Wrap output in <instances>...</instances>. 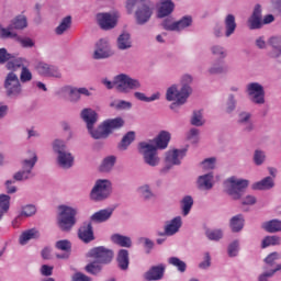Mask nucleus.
Returning a JSON list of instances; mask_svg holds the SVG:
<instances>
[{"label": "nucleus", "instance_id": "obj_1", "mask_svg": "<svg viewBox=\"0 0 281 281\" xmlns=\"http://www.w3.org/2000/svg\"><path fill=\"white\" fill-rule=\"evenodd\" d=\"M171 138L172 134L170 132L160 131L155 138L138 143L137 150L143 157L144 164L150 168H157L161 164L159 150H166Z\"/></svg>", "mask_w": 281, "mask_h": 281}, {"label": "nucleus", "instance_id": "obj_2", "mask_svg": "<svg viewBox=\"0 0 281 281\" xmlns=\"http://www.w3.org/2000/svg\"><path fill=\"white\" fill-rule=\"evenodd\" d=\"M125 10L127 14L134 13L137 25H146L153 16V7L148 0H126Z\"/></svg>", "mask_w": 281, "mask_h": 281}, {"label": "nucleus", "instance_id": "obj_3", "mask_svg": "<svg viewBox=\"0 0 281 281\" xmlns=\"http://www.w3.org/2000/svg\"><path fill=\"white\" fill-rule=\"evenodd\" d=\"M102 85H104L106 89H116L120 93H130V91H137L142 89V81L126 74L115 76L113 81L106 78L102 79Z\"/></svg>", "mask_w": 281, "mask_h": 281}, {"label": "nucleus", "instance_id": "obj_4", "mask_svg": "<svg viewBox=\"0 0 281 281\" xmlns=\"http://www.w3.org/2000/svg\"><path fill=\"white\" fill-rule=\"evenodd\" d=\"M52 149L55 156V164L61 170H69L74 168L76 157L67 149V142L60 138H56L52 142Z\"/></svg>", "mask_w": 281, "mask_h": 281}, {"label": "nucleus", "instance_id": "obj_5", "mask_svg": "<svg viewBox=\"0 0 281 281\" xmlns=\"http://www.w3.org/2000/svg\"><path fill=\"white\" fill-rule=\"evenodd\" d=\"M78 206L63 204L58 207L57 225L61 232H71L78 220Z\"/></svg>", "mask_w": 281, "mask_h": 281}, {"label": "nucleus", "instance_id": "obj_6", "mask_svg": "<svg viewBox=\"0 0 281 281\" xmlns=\"http://www.w3.org/2000/svg\"><path fill=\"white\" fill-rule=\"evenodd\" d=\"M165 98L167 102H171V104L169 105L170 110L177 113L180 106L187 104L190 94L187 88H179V85L173 83L167 88Z\"/></svg>", "mask_w": 281, "mask_h": 281}, {"label": "nucleus", "instance_id": "obj_7", "mask_svg": "<svg viewBox=\"0 0 281 281\" xmlns=\"http://www.w3.org/2000/svg\"><path fill=\"white\" fill-rule=\"evenodd\" d=\"M249 188V180L232 176L224 181V192L234 201L243 198V192Z\"/></svg>", "mask_w": 281, "mask_h": 281}, {"label": "nucleus", "instance_id": "obj_8", "mask_svg": "<svg viewBox=\"0 0 281 281\" xmlns=\"http://www.w3.org/2000/svg\"><path fill=\"white\" fill-rule=\"evenodd\" d=\"M38 161V155L34 150H27L25 157L21 161V170L18 171L13 179L15 181H27L34 177V166Z\"/></svg>", "mask_w": 281, "mask_h": 281}, {"label": "nucleus", "instance_id": "obj_9", "mask_svg": "<svg viewBox=\"0 0 281 281\" xmlns=\"http://www.w3.org/2000/svg\"><path fill=\"white\" fill-rule=\"evenodd\" d=\"M113 192V183L109 179H98L95 180L91 191H90V201L94 203H100L106 201Z\"/></svg>", "mask_w": 281, "mask_h": 281}, {"label": "nucleus", "instance_id": "obj_10", "mask_svg": "<svg viewBox=\"0 0 281 281\" xmlns=\"http://www.w3.org/2000/svg\"><path fill=\"white\" fill-rule=\"evenodd\" d=\"M3 87L5 95L11 100H19L23 95V85L15 72L10 71L7 74Z\"/></svg>", "mask_w": 281, "mask_h": 281}, {"label": "nucleus", "instance_id": "obj_11", "mask_svg": "<svg viewBox=\"0 0 281 281\" xmlns=\"http://www.w3.org/2000/svg\"><path fill=\"white\" fill-rule=\"evenodd\" d=\"M186 155H188V149L186 148L168 150L165 155L166 165L160 169V172L166 175L173 166H181L183 159H186Z\"/></svg>", "mask_w": 281, "mask_h": 281}, {"label": "nucleus", "instance_id": "obj_12", "mask_svg": "<svg viewBox=\"0 0 281 281\" xmlns=\"http://www.w3.org/2000/svg\"><path fill=\"white\" fill-rule=\"evenodd\" d=\"M246 93L252 102V104H258L259 106L265 104V86H262L260 82H249L246 85Z\"/></svg>", "mask_w": 281, "mask_h": 281}, {"label": "nucleus", "instance_id": "obj_13", "mask_svg": "<svg viewBox=\"0 0 281 281\" xmlns=\"http://www.w3.org/2000/svg\"><path fill=\"white\" fill-rule=\"evenodd\" d=\"M117 21H120V12L117 10L97 14V22L101 30H113L117 25Z\"/></svg>", "mask_w": 281, "mask_h": 281}, {"label": "nucleus", "instance_id": "obj_14", "mask_svg": "<svg viewBox=\"0 0 281 281\" xmlns=\"http://www.w3.org/2000/svg\"><path fill=\"white\" fill-rule=\"evenodd\" d=\"M34 69L36 74L43 78H63V74L60 72V69H58V66H54L44 60L36 61Z\"/></svg>", "mask_w": 281, "mask_h": 281}, {"label": "nucleus", "instance_id": "obj_15", "mask_svg": "<svg viewBox=\"0 0 281 281\" xmlns=\"http://www.w3.org/2000/svg\"><path fill=\"white\" fill-rule=\"evenodd\" d=\"M87 256L100 265H109L113 260V250L104 246H99L90 249Z\"/></svg>", "mask_w": 281, "mask_h": 281}, {"label": "nucleus", "instance_id": "obj_16", "mask_svg": "<svg viewBox=\"0 0 281 281\" xmlns=\"http://www.w3.org/2000/svg\"><path fill=\"white\" fill-rule=\"evenodd\" d=\"M113 54H114L113 48H111V44L109 43V40L101 38L94 44L92 58L94 60H104V58H111Z\"/></svg>", "mask_w": 281, "mask_h": 281}, {"label": "nucleus", "instance_id": "obj_17", "mask_svg": "<svg viewBox=\"0 0 281 281\" xmlns=\"http://www.w3.org/2000/svg\"><path fill=\"white\" fill-rule=\"evenodd\" d=\"M181 227H183V217H181V215H178L166 222L164 226V232L158 233V236H175L179 234Z\"/></svg>", "mask_w": 281, "mask_h": 281}, {"label": "nucleus", "instance_id": "obj_18", "mask_svg": "<svg viewBox=\"0 0 281 281\" xmlns=\"http://www.w3.org/2000/svg\"><path fill=\"white\" fill-rule=\"evenodd\" d=\"M195 186L198 190L210 191L214 188V172L209 171L206 173L200 175L195 180Z\"/></svg>", "mask_w": 281, "mask_h": 281}, {"label": "nucleus", "instance_id": "obj_19", "mask_svg": "<svg viewBox=\"0 0 281 281\" xmlns=\"http://www.w3.org/2000/svg\"><path fill=\"white\" fill-rule=\"evenodd\" d=\"M156 8L158 19H165L175 12V2L172 0H159Z\"/></svg>", "mask_w": 281, "mask_h": 281}, {"label": "nucleus", "instance_id": "obj_20", "mask_svg": "<svg viewBox=\"0 0 281 281\" xmlns=\"http://www.w3.org/2000/svg\"><path fill=\"white\" fill-rule=\"evenodd\" d=\"M247 26L250 30H260L262 27V7L257 4L251 16L248 19Z\"/></svg>", "mask_w": 281, "mask_h": 281}, {"label": "nucleus", "instance_id": "obj_21", "mask_svg": "<svg viewBox=\"0 0 281 281\" xmlns=\"http://www.w3.org/2000/svg\"><path fill=\"white\" fill-rule=\"evenodd\" d=\"M41 238V231L38 228L33 227L23 231L19 236V244L24 247V245H27L30 240H38Z\"/></svg>", "mask_w": 281, "mask_h": 281}, {"label": "nucleus", "instance_id": "obj_22", "mask_svg": "<svg viewBox=\"0 0 281 281\" xmlns=\"http://www.w3.org/2000/svg\"><path fill=\"white\" fill-rule=\"evenodd\" d=\"M102 127L105 128V133L111 135L114 131H120L124 126V119L115 117V119H108L103 121Z\"/></svg>", "mask_w": 281, "mask_h": 281}, {"label": "nucleus", "instance_id": "obj_23", "mask_svg": "<svg viewBox=\"0 0 281 281\" xmlns=\"http://www.w3.org/2000/svg\"><path fill=\"white\" fill-rule=\"evenodd\" d=\"M116 47L121 52H126L133 48V37L128 32H122L116 38Z\"/></svg>", "mask_w": 281, "mask_h": 281}, {"label": "nucleus", "instance_id": "obj_24", "mask_svg": "<svg viewBox=\"0 0 281 281\" xmlns=\"http://www.w3.org/2000/svg\"><path fill=\"white\" fill-rule=\"evenodd\" d=\"M268 45L271 50L268 53L269 58H280L281 56V35H274L268 38Z\"/></svg>", "mask_w": 281, "mask_h": 281}, {"label": "nucleus", "instance_id": "obj_25", "mask_svg": "<svg viewBox=\"0 0 281 281\" xmlns=\"http://www.w3.org/2000/svg\"><path fill=\"white\" fill-rule=\"evenodd\" d=\"M165 272H166V266L164 265L154 266L144 274V279L147 281L161 280L164 278Z\"/></svg>", "mask_w": 281, "mask_h": 281}, {"label": "nucleus", "instance_id": "obj_26", "mask_svg": "<svg viewBox=\"0 0 281 281\" xmlns=\"http://www.w3.org/2000/svg\"><path fill=\"white\" fill-rule=\"evenodd\" d=\"M237 122H238V124H240V126H244V131L246 133H251V131H254V128H256V126L254 125V122H251V113L250 112H247V111L239 112Z\"/></svg>", "mask_w": 281, "mask_h": 281}, {"label": "nucleus", "instance_id": "obj_27", "mask_svg": "<svg viewBox=\"0 0 281 281\" xmlns=\"http://www.w3.org/2000/svg\"><path fill=\"white\" fill-rule=\"evenodd\" d=\"M25 65H30V59L25 57H14V55H12V58L7 61L5 67L9 71L14 74V71L22 69Z\"/></svg>", "mask_w": 281, "mask_h": 281}, {"label": "nucleus", "instance_id": "obj_28", "mask_svg": "<svg viewBox=\"0 0 281 281\" xmlns=\"http://www.w3.org/2000/svg\"><path fill=\"white\" fill-rule=\"evenodd\" d=\"M81 120L86 123L87 128H91V126H95L98 122V112H95L91 108H86L80 113Z\"/></svg>", "mask_w": 281, "mask_h": 281}, {"label": "nucleus", "instance_id": "obj_29", "mask_svg": "<svg viewBox=\"0 0 281 281\" xmlns=\"http://www.w3.org/2000/svg\"><path fill=\"white\" fill-rule=\"evenodd\" d=\"M57 95H69L70 102H78L80 100V90L76 87L65 86L57 91Z\"/></svg>", "mask_w": 281, "mask_h": 281}, {"label": "nucleus", "instance_id": "obj_30", "mask_svg": "<svg viewBox=\"0 0 281 281\" xmlns=\"http://www.w3.org/2000/svg\"><path fill=\"white\" fill-rule=\"evenodd\" d=\"M78 236L83 243H91V240H95V237L93 236V226L91 223L83 224L79 228Z\"/></svg>", "mask_w": 281, "mask_h": 281}, {"label": "nucleus", "instance_id": "obj_31", "mask_svg": "<svg viewBox=\"0 0 281 281\" xmlns=\"http://www.w3.org/2000/svg\"><path fill=\"white\" fill-rule=\"evenodd\" d=\"M113 216V209L108 207L100 210L90 216L91 223H106Z\"/></svg>", "mask_w": 281, "mask_h": 281}, {"label": "nucleus", "instance_id": "obj_32", "mask_svg": "<svg viewBox=\"0 0 281 281\" xmlns=\"http://www.w3.org/2000/svg\"><path fill=\"white\" fill-rule=\"evenodd\" d=\"M225 36L229 38L235 32L238 25L236 24V15L229 13L224 18Z\"/></svg>", "mask_w": 281, "mask_h": 281}, {"label": "nucleus", "instance_id": "obj_33", "mask_svg": "<svg viewBox=\"0 0 281 281\" xmlns=\"http://www.w3.org/2000/svg\"><path fill=\"white\" fill-rule=\"evenodd\" d=\"M245 227V216L237 214L229 220V228L234 234L243 232Z\"/></svg>", "mask_w": 281, "mask_h": 281}, {"label": "nucleus", "instance_id": "obj_34", "mask_svg": "<svg viewBox=\"0 0 281 281\" xmlns=\"http://www.w3.org/2000/svg\"><path fill=\"white\" fill-rule=\"evenodd\" d=\"M207 74L210 76H223V74H227V65L223 63V59H220L207 68Z\"/></svg>", "mask_w": 281, "mask_h": 281}, {"label": "nucleus", "instance_id": "obj_35", "mask_svg": "<svg viewBox=\"0 0 281 281\" xmlns=\"http://www.w3.org/2000/svg\"><path fill=\"white\" fill-rule=\"evenodd\" d=\"M261 228L265 232H268V234H278V232H281V221L270 220V221L263 222L261 224Z\"/></svg>", "mask_w": 281, "mask_h": 281}, {"label": "nucleus", "instance_id": "obj_36", "mask_svg": "<svg viewBox=\"0 0 281 281\" xmlns=\"http://www.w3.org/2000/svg\"><path fill=\"white\" fill-rule=\"evenodd\" d=\"M194 205V199L191 195H184L180 201V210L182 216H188L192 212Z\"/></svg>", "mask_w": 281, "mask_h": 281}, {"label": "nucleus", "instance_id": "obj_37", "mask_svg": "<svg viewBox=\"0 0 281 281\" xmlns=\"http://www.w3.org/2000/svg\"><path fill=\"white\" fill-rule=\"evenodd\" d=\"M69 30H71V15L61 19L59 25L55 29V34H57V36H63V34H66Z\"/></svg>", "mask_w": 281, "mask_h": 281}, {"label": "nucleus", "instance_id": "obj_38", "mask_svg": "<svg viewBox=\"0 0 281 281\" xmlns=\"http://www.w3.org/2000/svg\"><path fill=\"white\" fill-rule=\"evenodd\" d=\"M278 245H281V237L278 235H268L261 239L260 247L261 249H267L269 247H276Z\"/></svg>", "mask_w": 281, "mask_h": 281}, {"label": "nucleus", "instance_id": "obj_39", "mask_svg": "<svg viewBox=\"0 0 281 281\" xmlns=\"http://www.w3.org/2000/svg\"><path fill=\"white\" fill-rule=\"evenodd\" d=\"M111 241L114 243V245H119L120 247L131 248L133 246L131 237L120 234H113L111 236Z\"/></svg>", "mask_w": 281, "mask_h": 281}, {"label": "nucleus", "instance_id": "obj_40", "mask_svg": "<svg viewBox=\"0 0 281 281\" xmlns=\"http://www.w3.org/2000/svg\"><path fill=\"white\" fill-rule=\"evenodd\" d=\"M137 194H139V196L142 199H144V201H150V199H155V193L153 192V189L150 188V184L148 183H144L142 186H139L136 189Z\"/></svg>", "mask_w": 281, "mask_h": 281}, {"label": "nucleus", "instance_id": "obj_41", "mask_svg": "<svg viewBox=\"0 0 281 281\" xmlns=\"http://www.w3.org/2000/svg\"><path fill=\"white\" fill-rule=\"evenodd\" d=\"M117 161V157L110 155L103 158L101 165H100V171L101 172H111L113 168L115 167V162Z\"/></svg>", "mask_w": 281, "mask_h": 281}, {"label": "nucleus", "instance_id": "obj_42", "mask_svg": "<svg viewBox=\"0 0 281 281\" xmlns=\"http://www.w3.org/2000/svg\"><path fill=\"white\" fill-rule=\"evenodd\" d=\"M133 142H135V132H127L117 145L119 150H128V146H131Z\"/></svg>", "mask_w": 281, "mask_h": 281}, {"label": "nucleus", "instance_id": "obj_43", "mask_svg": "<svg viewBox=\"0 0 281 281\" xmlns=\"http://www.w3.org/2000/svg\"><path fill=\"white\" fill-rule=\"evenodd\" d=\"M22 85H27V82H32L34 80V74L32 69H30V65H24L21 68L20 76L18 77Z\"/></svg>", "mask_w": 281, "mask_h": 281}, {"label": "nucleus", "instance_id": "obj_44", "mask_svg": "<svg viewBox=\"0 0 281 281\" xmlns=\"http://www.w3.org/2000/svg\"><path fill=\"white\" fill-rule=\"evenodd\" d=\"M276 186V182H273V178L266 177L261 181L255 182L252 184V190H271Z\"/></svg>", "mask_w": 281, "mask_h": 281}, {"label": "nucleus", "instance_id": "obj_45", "mask_svg": "<svg viewBox=\"0 0 281 281\" xmlns=\"http://www.w3.org/2000/svg\"><path fill=\"white\" fill-rule=\"evenodd\" d=\"M212 56H216L220 60H225L228 56L227 48L221 44H215L210 47Z\"/></svg>", "mask_w": 281, "mask_h": 281}, {"label": "nucleus", "instance_id": "obj_46", "mask_svg": "<svg viewBox=\"0 0 281 281\" xmlns=\"http://www.w3.org/2000/svg\"><path fill=\"white\" fill-rule=\"evenodd\" d=\"M88 133L93 139H106V137H109L106 130L102 127V123L98 128H93V126L88 127Z\"/></svg>", "mask_w": 281, "mask_h": 281}, {"label": "nucleus", "instance_id": "obj_47", "mask_svg": "<svg viewBox=\"0 0 281 281\" xmlns=\"http://www.w3.org/2000/svg\"><path fill=\"white\" fill-rule=\"evenodd\" d=\"M168 265H171V267H175L177 271H179V273H186V271H188V263L179 259V257L168 258Z\"/></svg>", "mask_w": 281, "mask_h": 281}, {"label": "nucleus", "instance_id": "obj_48", "mask_svg": "<svg viewBox=\"0 0 281 281\" xmlns=\"http://www.w3.org/2000/svg\"><path fill=\"white\" fill-rule=\"evenodd\" d=\"M116 260L120 269H122L123 271H126V269H128V263H130L128 250L121 249L117 254Z\"/></svg>", "mask_w": 281, "mask_h": 281}, {"label": "nucleus", "instance_id": "obj_49", "mask_svg": "<svg viewBox=\"0 0 281 281\" xmlns=\"http://www.w3.org/2000/svg\"><path fill=\"white\" fill-rule=\"evenodd\" d=\"M194 20L191 15H184L181 19L177 20V32H183L188 27H192Z\"/></svg>", "mask_w": 281, "mask_h": 281}, {"label": "nucleus", "instance_id": "obj_50", "mask_svg": "<svg viewBox=\"0 0 281 281\" xmlns=\"http://www.w3.org/2000/svg\"><path fill=\"white\" fill-rule=\"evenodd\" d=\"M192 82H194V77L190 74H184L180 77L181 89H186L190 95H192V87L190 86Z\"/></svg>", "mask_w": 281, "mask_h": 281}, {"label": "nucleus", "instance_id": "obj_51", "mask_svg": "<svg viewBox=\"0 0 281 281\" xmlns=\"http://www.w3.org/2000/svg\"><path fill=\"white\" fill-rule=\"evenodd\" d=\"M10 25L13 30H25V27H27V18L20 14L11 21Z\"/></svg>", "mask_w": 281, "mask_h": 281}, {"label": "nucleus", "instance_id": "obj_52", "mask_svg": "<svg viewBox=\"0 0 281 281\" xmlns=\"http://www.w3.org/2000/svg\"><path fill=\"white\" fill-rule=\"evenodd\" d=\"M205 236L209 240L218 243V240H223L224 233H223V229L221 228L206 229Z\"/></svg>", "mask_w": 281, "mask_h": 281}, {"label": "nucleus", "instance_id": "obj_53", "mask_svg": "<svg viewBox=\"0 0 281 281\" xmlns=\"http://www.w3.org/2000/svg\"><path fill=\"white\" fill-rule=\"evenodd\" d=\"M110 106L116 111H128L133 109V103L124 100H114L110 103Z\"/></svg>", "mask_w": 281, "mask_h": 281}, {"label": "nucleus", "instance_id": "obj_54", "mask_svg": "<svg viewBox=\"0 0 281 281\" xmlns=\"http://www.w3.org/2000/svg\"><path fill=\"white\" fill-rule=\"evenodd\" d=\"M216 168V158H205L203 161L200 162V170L203 172H210Z\"/></svg>", "mask_w": 281, "mask_h": 281}, {"label": "nucleus", "instance_id": "obj_55", "mask_svg": "<svg viewBox=\"0 0 281 281\" xmlns=\"http://www.w3.org/2000/svg\"><path fill=\"white\" fill-rule=\"evenodd\" d=\"M190 122L192 126H203L205 124V116H203V111H194Z\"/></svg>", "mask_w": 281, "mask_h": 281}, {"label": "nucleus", "instance_id": "obj_56", "mask_svg": "<svg viewBox=\"0 0 281 281\" xmlns=\"http://www.w3.org/2000/svg\"><path fill=\"white\" fill-rule=\"evenodd\" d=\"M238 254H240V240L235 239L228 245L227 255L229 256V258H236Z\"/></svg>", "mask_w": 281, "mask_h": 281}, {"label": "nucleus", "instance_id": "obj_57", "mask_svg": "<svg viewBox=\"0 0 281 281\" xmlns=\"http://www.w3.org/2000/svg\"><path fill=\"white\" fill-rule=\"evenodd\" d=\"M237 104H238V101L236 100V95L228 94V98L225 104V113H227L228 115H232V113L236 111Z\"/></svg>", "mask_w": 281, "mask_h": 281}, {"label": "nucleus", "instance_id": "obj_58", "mask_svg": "<svg viewBox=\"0 0 281 281\" xmlns=\"http://www.w3.org/2000/svg\"><path fill=\"white\" fill-rule=\"evenodd\" d=\"M12 30H13L12 24H10L8 27H3L0 24V38H14L15 40L18 34H16V32H13Z\"/></svg>", "mask_w": 281, "mask_h": 281}, {"label": "nucleus", "instance_id": "obj_59", "mask_svg": "<svg viewBox=\"0 0 281 281\" xmlns=\"http://www.w3.org/2000/svg\"><path fill=\"white\" fill-rule=\"evenodd\" d=\"M36 205L34 204H26L21 207L20 216H24L25 218H30V216H34L36 214Z\"/></svg>", "mask_w": 281, "mask_h": 281}, {"label": "nucleus", "instance_id": "obj_60", "mask_svg": "<svg viewBox=\"0 0 281 281\" xmlns=\"http://www.w3.org/2000/svg\"><path fill=\"white\" fill-rule=\"evenodd\" d=\"M161 26L167 31V32H177V20L175 18H166L161 22Z\"/></svg>", "mask_w": 281, "mask_h": 281}, {"label": "nucleus", "instance_id": "obj_61", "mask_svg": "<svg viewBox=\"0 0 281 281\" xmlns=\"http://www.w3.org/2000/svg\"><path fill=\"white\" fill-rule=\"evenodd\" d=\"M15 41L21 45V47H24L25 49H32V47L35 45L34 40L31 37H21L16 35Z\"/></svg>", "mask_w": 281, "mask_h": 281}, {"label": "nucleus", "instance_id": "obj_62", "mask_svg": "<svg viewBox=\"0 0 281 281\" xmlns=\"http://www.w3.org/2000/svg\"><path fill=\"white\" fill-rule=\"evenodd\" d=\"M86 271L88 273H91L92 276H97V273H100V271H102V266L100 262L93 261L86 266Z\"/></svg>", "mask_w": 281, "mask_h": 281}, {"label": "nucleus", "instance_id": "obj_63", "mask_svg": "<svg viewBox=\"0 0 281 281\" xmlns=\"http://www.w3.org/2000/svg\"><path fill=\"white\" fill-rule=\"evenodd\" d=\"M281 255L280 252H271L269 254L266 258H265V262L266 265H268V267H276V262H278V260H280Z\"/></svg>", "mask_w": 281, "mask_h": 281}, {"label": "nucleus", "instance_id": "obj_64", "mask_svg": "<svg viewBox=\"0 0 281 281\" xmlns=\"http://www.w3.org/2000/svg\"><path fill=\"white\" fill-rule=\"evenodd\" d=\"M200 134H201V132L198 128L193 127L189 132H187L186 137L192 144H198Z\"/></svg>", "mask_w": 281, "mask_h": 281}]
</instances>
